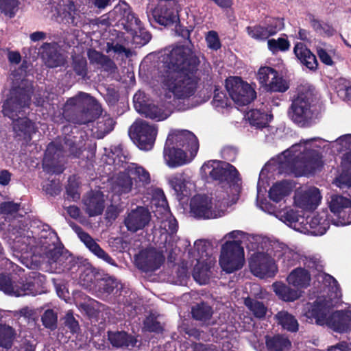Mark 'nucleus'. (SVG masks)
I'll return each mask as SVG.
<instances>
[{
	"label": "nucleus",
	"instance_id": "8fccbe9b",
	"mask_svg": "<svg viewBox=\"0 0 351 351\" xmlns=\"http://www.w3.org/2000/svg\"><path fill=\"white\" fill-rule=\"evenodd\" d=\"M19 0H0V12L5 16L12 18L19 10Z\"/></svg>",
	"mask_w": 351,
	"mask_h": 351
},
{
	"label": "nucleus",
	"instance_id": "b1692460",
	"mask_svg": "<svg viewBox=\"0 0 351 351\" xmlns=\"http://www.w3.org/2000/svg\"><path fill=\"white\" fill-rule=\"evenodd\" d=\"M276 160H273L269 162V164L265 165V167L261 170L260 173L259 180L258 181L257 184V204L260 208L263 211L268 213L269 214L275 215L277 218H278L280 221L284 222L288 226V222H287L282 217L279 216L282 213H285L289 210H294L293 208H287L282 210H276V208L268 202H264L261 200V195H264V193L266 191V186L265 179L267 177V171L269 167L272 165H274ZM283 218H285L283 217Z\"/></svg>",
	"mask_w": 351,
	"mask_h": 351
},
{
	"label": "nucleus",
	"instance_id": "c756f323",
	"mask_svg": "<svg viewBox=\"0 0 351 351\" xmlns=\"http://www.w3.org/2000/svg\"><path fill=\"white\" fill-rule=\"evenodd\" d=\"M84 209L89 217L101 215L104 209V195L99 191H91L83 199Z\"/></svg>",
	"mask_w": 351,
	"mask_h": 351
},
{
	"label": "nucleus",
	"instance_id": "423d86ee",
	"mask_svg": "<svg viewBox=\"0 0 351 351\" xmlns=\"http://www.w3.org/2000/svg\"><path fill=\"white\" fill-rule=\"evenodd\" d=\"M152 194V207L157 223L159 226L158 231L160 234V243L164 244L165 252H173L178 241L176 233L178 230V223L172 216L166 197L160 189H151Z\"/></svg>",
	"mask_w": 351,
	"mask_h": 351
},
{
	"label": "nucleus",
	"instance_id": "393cba45",
	"mask_svg": "<svg viewBox=\"0 0 351 351\" xmlns=\"http://www.w3.org/2000/svg\"><path fill=\"white\" fill-rule=\"evenodd\" d=\"M167 146L175 145L184 150L194 151L197 153L199 149V143L196 136L188 130L171 131L167 139Z\"/></svg>",
	"mask_w": 351,
	"mask_h": 351
},
{
	"label": "nucleus",
	"instance_id": "dca6fc26",
	"mask_svg": "<svg viewBox=\"0 0 351 351\" xmlns=\"http://www.w3.org/2000/svg\"><path fill=\"white\" fill-rule=\"evenodd\" d=\"M332 213V223L337 226H344L351 223V200L342 195L331 197L329 204Z\"/></svg>",
	"mask_w": 351,
	"mask_h": 351
},
{
	"label": "nucleus",
	"instance_id": "cd10ccee",
	"mask_svg": "<svg viewBox=\"0 0 351 351\" xmlns=\"http://www.w3.org/2000/svg\"><path fill=\"white\" fill-rule=\"evenodd\" d=\"M151 219L149 210L142 206L132 210L125 219V225L129 231L135 232L144 228Z\"/></svg>",
	"mask_w": 351,
	"mask_h": 351
},
{
	"label": "nucleus",
	"instance_id": "f257e3e1",
	"mask_svg": "<svg viewBox=\"0 0 351 351\" xmlns=\"http://www.w3.org/2000/svg\"><path fill=\"white\" fill-rule=\"evenodd\" d=\"M204 176L219 182L214 196L195 195L191 200V215L199 219H216L223 216L227 208L236 202L240 191L239 173L232 165L219 160H210L201 168Z\"/></svg>",
	"mask_w": 351,
	"mask_h": 351
},
{
	"label": "nucleus",
	"instance_id": "6ab92c4d",
	"mask_svg": "<svg viewBox=\"0 0 351 351\" xmlns=\"http://www.w3.org/2000/svg\"><path fill=\"white\" fill-rule=\"evenodd\" d=\"M321 192L317 187L305 186L295 192L294 206L302 210L315 209L322 200Z\"/></svg>",
	"mask_w": 351,
	"mask_h": 351
},
{
	"label": "nucleus",
	"instance_id": "a18cd8bd",
	"mask_svg": "<svg viewBox=\"0 0 351 351\" xmlns=\"http://www.w3.org/2000/svg\"><path fill=\"white\" fill-rule=\"evenodd\" d=\"M266 345L269 351H284L290 347L291 343L287 338L276 335L267 337Z\"/></svg>",
	"mask_w": 351,
	"mask_h": 351
},
{
	"label": "nucleus",
	"instance_id": "e2e57ef3",
	"mask_svg": "<svg viewBox=\"0 0 351 351\" xmlns=\"http://www.w3.org/2000/svg\"><path fill=\"white\" fill-rule=\"evenodd\" d=\"M62 14L67 23H75L76 9L73 2L68 1L67 3L64 5Z\"/></svg>",
	"mask_w": 351,
	"mask_h": 351
},
{
	"label": "nucleus",
	"instance_id": "c9c22d12",
	"mask_svg": "<svg viewBox=\"0 0 351 351\" xmlns=\"http://www.w3.org/2000/svg\"><path fill=\"white\" fill-rule=\"evenodd\" d=\"M311 271L302 268L293 270L287 276L288 283L298 288H305L309 285L311 280Z\"/></svg>",
	"mask_w": 351,
	"mask_h": 351
},
{
	"label": "nucleus",
	"instance_id": "de8ad7c7",
	"mask_svg": "<svg viewBox=\"0 0 351 351\" xmlns=\"http://www.w3.org/2000/svg\"><path fill=\"white\" fill-rule=\"evenodd\" d=\"M317 53L320 60L325 64H333V57L335 55V49L326 43H321L317 46Z\"/></svg>",
	"mask_w": 351,
	"mask_h": 351
},
{
	"label": "nucleus",
	"instance_id": "ddd939ff",
	"mask_svg": "<svg viewBox=\"0 0 351 351\" xmlns=\"http://www.w3.org/2000/svg\"><path fill=\"white\" fill-rule=\"evenodd\" d=\"M157 135V128L143 120L136 121L130 128V136L134 143L143 150L152 148Z\"/></svg>",
	"mask_w": 351,
	"mask_h": 351
},
{
	"label": "nucleus",
	"instance_id": "6e6d98bb",
	"mask_svg": "<svg viewBox=\"0 0 351 351\" xmlns=\"http://www.w3.org/2000/svg\"><path fill=\"white\" fill-rule=\"evenodd\" d=\"M61 153V149L58 148L55 143L49 144L45 154L43 165L46 167L49 162L58 160Z\"/></svg>",
	"mask_w": 351,
	"mask_h": 351
},
{
	"label": "nucleus",
	"instance_id": "bb28decb",
	"mask_svg": "<svg viewBox=\"0 0 351 351\" xmlns=\"http://www.w3.org/2000/svg\"><path fill=\"white\" fill-rule=\"evenodd\" d=\"M149 21L154 20L162 25H169L177 23L179 21L178 10L167 5L158 6L147 10Z\"/></svg>",
	"mask_w": 351,
	"mask_h": 351
},
{
	"label": "nucleus",
	"instance_id": "4d7b16f0",
	"mask_svg": "<svg viewBox=\"0 0 351 351\" xmlns=\"http://www.w3.org/2000/svg\"><path fill=\"white\" fill-rule=\"evenodd\" d=\"M205 39L209 49L217 51L221 48V44L217 32L214 30L208 32L205 36Z\"/></svg>",
	"mask_w": 351,
	"mask_h": 351
},
{
	"label": "nucleus",
	"instance_id": "603ef678",
	"mask_svg": "<svg viewBox=\"0 0 351 351\" xmlns=\"http://www.w3.org/2000/svg\"><path fill=\"white\" fill-rule=\"evenodd\" d=\"M267 46L271 53L275 54L278 51H287L290 47V43L285 38H272L268 40Z\"/></svg>",
	"mask_w": 351,
	"mask_h": 351
},
{
	"label": "nucleus",
	"instance_id": "a19ab883",
	"mask_svg": "<svg viewBox=\"0 0 351 351\" xmlns=\"http://www.w3.org/2000/svg\"><path fill=\"white\" fill-rule=\"evenodd\" d=\"M291 190V186L287 181L280 182L272 186L269 195L272 201L279 202L289 194Z\"/></svg>",
	"mask_w": 351,
	"mask_h": 351
},
{
	"label": "nucleus",
	"instance_id": "7ed1b4c3",
	"mask_svg": "<svg viewBox=\"0 0 351 351\" xmlns=\"http://www.w3.org/2000/svg\"><path fill=\"white\" fill-rule=\"evenodd\" d=\"M324 289L313 304H308L304 315L310 322L315 320L320 326H326L335 332H348L351 330V306L346 310L331 312L341 297L337 280L326 274H319Z\"/></svg>",
	"mask_w": 351,
	"mask_h": 351
},
{
	"label": "nucleus",
	"instance_id": "09e8293b",
	"mask_svg": "<svg viewBox=\"0 0 351 351\" xmlns=\"http://www.w3.org/2000/svg\"><path fill=\"white\" fill-rule=\"evenodd\" d=\"M244 303L248 309L252 311L256 317L261 318L265 315L267 308L262 302L253 300L250 298H246Z\"/></svg>",
	"mask_w": 351,
	"mask_h": 351
},
{
	"label": "nucleus",
	"instance_id": "3c124183",
	"mask_svg": "<svg viewBox=\"0 0 351 351\" xmlns=\"http://www.w3.org/2000/svg\"><path fill=\"white\" fill-rule=\"evenodd\" d=\"M192 313L195 319L208 324V322L212 315V311L208 305L202 304L194 307L192 309Z\"/></svg>",
	"mask_w": 351,
	"mask_h": 351
},
{
	"label": "nucleus",
	"instance_id": "2f4dec72",
	"mask_svg": "<svg viewBox=\"0 0 351 351\" xmlns=\"http://www.w3.org/2000/svg\"><path fill=\"white\" fill-rule=\"evenodd\" d=\"M111 186L112 192L119 195L128 193L134 189L132 178L125 169L112 178Z\"/></svg>",
	"mask_w": 351,
	"mask_h": 351
},
{
	"label": "nucleus",
	"instance_id": "20e7f679",
	"mask_svg": "<svg viewBox=\"0 0 351 351\" xmlns=\"http://www.w3.org/2000/svg\"><path fill=\"white\" fill-rule=\"evenodd\" d=\"M199 80L197 71H167L162 80L167 102L182 111L196 106L192 99L197 91Z\"/></svg>",
	"mask_w": 351,
	"mask_h": 351
},
{
	"label": "nucleus",
	"instance_id": "e433bc0d",
	"mask_svg": "<svg viewBox=\"0 0 351 351\" xmlns=\"http://www.w3.org/2000/svg\"><path fill=\"white\" fill-rule=\"evenodd\" d=\"M214 263L215 261L213 258H209L208 262L205 261L200 264L196 263L193 273L195 280L199 285L208 283L210 276L209 270Z\"/></svg>",
	"mask_w": 351,
	"mask_h": 351
},
{
	"label": "nucleus",
	"instance_id": "864d4df0",
	"mask_svg": "<svg viewBox=\"0 0 351 351\" xmlns=\"http://www.w3.org/2000/svg\"><path fill=\"white\" fill-rule=\"evenodd\" d=\"M344 162L348 165V173L341 176L334 182V184L340 188H343V185L351 187V153H348L346 155Z\"/></svg>",
	"mask_w": 351,
	"mask_h": 351
},
{
	"label": "nucleus",
	"instance_id": "0eeeda50",
	"mask_svg": "<svg viewBox=\"0 0 351 351\" xmlns=\"http://www.w3.org/2000/svg\"><path fill=\"white\" fill-rule=\"evenodd\" d=\"M248 249L252 252L250 260L252 273L261 278L273 277L278 271L276 259L271 252V241L260 235L247 238Z\"/></svg>",
	"mask_w": 351,
	"mask_h": 351
},
{
	"label": "nucleus",
	"instance_id": "aec40b11",
	"mask_svg": "<svg viewBox=\"0 0 351 351\" xmlns=\"http://www.w3.org/2000/svg\"><path fill=\"white\" fill-rule=\"evenodd\" d=\"M121 24L130 32L134 43L144 45L151 39V35L142 27L141 23L130 9H125Z\"/></svg>",
	"mask_w": 351,
	"mask_h": 351
},
{
	"label": "nucleus",
	"instance_id": "9b49d317",
	"mask_svg": "<svg viewBox=\"0 0 351 351\" xmlns=\"http://www.w3.org/2000/svg\"><path fill=\"white\" fill-rule=\"evenodd\" d=\"M219 265L226 273L241 269L245 263L243 247L237 242H225L221 247Z\"/></svg>",
	"mask_w": 351,
	"mask_h": 351
},
{
	"label": "nucleus",
	"instance_id": "412c9836",
	"mask_svg": "<svg viewBox=\"0 0 351 351\" xmlns=\"http://www.w3.org/2000/svg\"><path fill=\"white\" fill-rule=\"evenodd\" d=\"M197 153L194 151H186L175 145L167 146V143L163 152L165 164L170 168H176L191 162Z\"/></svg>",
	"mask_w": 351,
	"mask_h": 351
},
{
	"label": "nucleus",
	"instance_id": "4468645a",
	"mask_svg": "<svg viewBox=\"0 0 351 351\" xmlns=\"http://www.w3.org/2000/svg\"><path fill=\"white\" fill-rule=\"evenodd\" d=\"M256 79L267 91L285 93L289 88L288 81L269 66L261 67L257 71Z\"/></svg>",
	"mask_w": 351,
	"mask_h": 351
},
{
	"label": "nucleus",
	"instance_id": "39448f33",
	"mask_svg": "<svg viewBox=\"0 0 351 351\" xmlns=\"http://www.w3.org/2000/svg\"><path fill=\"white\" fill-rule=\"evenodd\" d=\"M30 89H14L2 106L4 116L13 121V128L17 136L27 142L36 132L34 123L25 117L29 106Z\"/></svg>",
	"mask_w": 351,
	"mask_h": 351
},
{
	"label": "nucleus",
	"instance_id": "052dcab7",
	"mask_svg": "<svg viewBox=\"0 0 351 351\" xmlns=\"http://www.w3.org/2000/svg\"><path fill=\"white\" fill-rule=\"evenodd\" d=\"M213 105L216 108H226L230 106V100L226 96L225 93L219 90V89L216 88L215 90V95L213 97Z\"/></svg>",
	"mask_w": 351,
	"mask_h": 351
},
{
	"label": "nucleus",
	"instance_id": "72a5a7b5",
	"mask_svg": "<svg viewBox=\"0 0 351 351\" xmlns=\"http://www.w3.org/2000/svg\"><path fill=\"white\" fill-rule=\"evenodd\" d=\"M168 104L163 103L149 104L141 114L156 121H162L171 114V109L169 106L171 104L168 103Z\"/></svg>",
	"mask_w": 351,
	"mask_h": 351
},
{
	"label": "nucleus",
	"instance_id": "774afa93",
	"mask_svg": "<svg viewBox=\"0 0 351 351\" xmlns=\"http://www.w3.org/2000/svg\"><path fill=\"white\" fill-rule=\"evenodd\" d=\"M246 234L241 230H233L226 234L223 239L226 240V242H237L241 245V242L243 239L246 238Z\"/></svg>",
	"mask_w": 351,
	"mask_h": 351
},
{
	"label": "nucleus",
	"instance_id": "c03bdc74",
	"mask_svg": "<svg viewBox=\"0 0 351 351\" xmlns=\"http://www.w3.org/2000/svg\"><path fill=\"white\" fill-rule=\"evenodd\" d=\"M276 317L279 324L282 326L284 329L290 332H296L298 330V322L297 319L291 314L286 311H280Z\"/></svg>",
	"mask_w": 351,
	"mask_h": 351
},
{
	"label": "nucleus",
	"instance_id": "1a4fd4ad",
	"mask_svg": "<svg viewBox=\"0 0 351 351\" xmlns=\"http://www.w3.org/2000/svg\"><path fill=\"white\" fill-rule=\"evenodd\" d=\"M163 62L167 64V71L189 72L197 71L199 60L191 48L177 46L165 51Z\"/></svg>",
	"mask_w": 351,
	"mask_h": 351
},
{
	"label": "nucleus",
	"instance_id": "f03ea898",
	"mask_svg": "<svg viewBox=\"0 0 351 351\" xmlns=\"http://www.w3.org/2000/svg\"><path fill=\"white\" fill-rule=\"evenodd\" d=\"M329 146L333 152L351 150V134L342 135L328 142L319 138L302 140L283 152L276 159L281 172L296 176L308 175L319 169L323 160L319 149Z\"/></svg>",
	"mask_w": 351,
	"mask_h": 351
},
{
	"label": "nucleus",
	"instance_id": "4c0bfd02",
	"mask_svg": "<svg viewBox=\"0 0 351 351\" xmlns=\"http://www.w3.org/2000/svg\"><path fill=\"white\" fill-rule=\"evenodd\" d=\"M108 339L113 346L132 349L136 346L137 340L125 332H109Z\"/></svg>",
	"mask_w": 351,
	"mask_h": 351
},
{
	"label": "nucleus",
	"instance_id": "5701e85b",
	"mask_svg": "<svg viewBox=\"0 0 351 351\" xmlns=\"http://www.w3.org/2000/svg\"><path fill=\"white\" fill-rule=\"evenodd\" d=\"M169 186L174 191L177 196L189 195L195 191V183L193 176L187 172L176 173L167 177Z\"/></svg>",
	"mask_w": 351,
	"mask_h": 351
},
{
	"label": "nucleus",
	"instance_id": "338daca9",
	"mask_svg": "<svg viewBox=\"0 0 351 351\" xmlns=\"http://www.w3.org/2000/svg\"><path fill=\"white\" fill-rule=\"evenodd\" d=\"M145 95L143 92H137L133 97L134 106L137 112L142 113L147 107L145 104Z\"/></svg>",
	"mask_w": 351,
	"mask_h": 351
},
{
	"label": "nucleus",
	"instance_id": "4be33fe9",
	"mask_svg": "<svg viewBox=\"0 0 351 351\" xmlns=\"http://www.w3.org/2000/svg\"><path fill=\"white\" fill-rule=\"evenodd\" d=\"M164 250L156 251L154 248L143 250L136 256V265L145 271L158 269L165 260Z\"/></svg>",
	"mask_w": 351,
	"mask_h": 351
},
{
	"label": "nucleus",
	"instance_id": "f3484780",
	"mask_svg": "<svg viewBox=\"0 0 351 351\" xmlns=\"http://www.w3.org/2000/svg\"><path fill=\"white\" fill-rule=\"evenodd\" d=\"M0 290L5 294L20 297L27 295H36L39 292L36 289L35 282L22 280L18 283L12 280L9 276L0 274Z\"/></svg>",
	"mask_w": 351,
	"mask_h": 351
},
{
	"label": "nucleus",
	"instance_id": "9d476101",
	"mask_svg": "<svg viewBox=\"0 0 351 351\" xmlns=\"http://www.w3.org/2000/svg\"><path fill=\"white\" fill-rule=\"evenodd\" d=\"M313 95V90L309 86L304 85L297 88L289 110V116L294 122L302 123L311 116Z\"/></svg>",
	"mask_w": 351,
	"mask_h": 351
},
{
	"label": "nucleus",
	"instance_id": "69168bd1",
	"mask_svg": "<svg viewBox=\"0 0 351 351\" xmlns=\"http://www.w3.org/2000/svg\"><path fill=\"white\" fill-rule=\"evenodd\" d=\"M19 204L12 202H3L0 204V214L7 217L12 216L19 210Z\"/></svg>",
	"mask_w": 351,
	"mask_h": 351
},
{
	"label": "nucleus",
	"instance_id": "2eb2a0df",
	"mask_svg": "<svg viewBox=\"0 0 351 351\" xmlns=\"http://www.w3.org/2000/svg\"><path fill=\"white\" fill-rule=\"evenodd\" d=\"M74 108L76 110L81 111L88 118L81 121L80 123H86L90 121L95 115L101 112V107L97 101L90 95L85 93H80L74 97L67 100L65 104L66 110Z\"/></svg>",
	"mask_w": 351,
	"mask_h": 351
},
{
	"label": "nucleus",
	"instance_id": "c85d7f7f",
	"mask_svg": "<svg viewBox=\"0 0 351 351\" xmlns=\"http://www.w3.org/2000/svg\"><path fill=\"white\" fill-rule=\"evenodd\" d=\"M73 230L77 234L78 237L86 247L96 256L106 261V263L114 265V262L112 258L104 251L97 242L86 232H84L82 229L76 226H72Z\"/></svg>",
	"mask_w": 351,
	"mask_h": 351
},
{
	"label": "nucleus",
	"instance_id": "ea45409f",
	"mask_svg": "<svg viewBox=\"0 0 351 351\" xmlns=\"http://www.w3.org/2000/svg\"><path fill=\"white\" fill-rule=\"evenodd\" d=\"M274 291L284 301H294L300 298V292L288 287L285 284L276 282L272 285Z\"/></svg>",
	"mask_w": 351,
	"mask_h": 351
},
{
	"label": "nucleus",
	"instance_id": "37998d69",
	"mask_svg": "<svg viewBox=\"0 0 351 351\" xmlns=\"http://www.w3.org/2000/svg\"><path fill=\"white\" fill-rule=\"evenodd\" d=\"M246 118L252 126L262 128L267 125L271 117L259 110H251L247 112Z\"/></svg>",
	"mask_w": 351,
	"mask_h": 351
},
{
	"label": "nucleus",
	"instance_id": "6e6552de",
	"mask_svg": "<svg viewBox=\"0 0 351 351\" xmlns=\"http://www.w3.org/2000/svg\"><path fill=\"white\" fill-rule=\"evenodd\" d=\"M279 216L285 217L283 219L288 222L289 227L305 234L322 236L329 228L328 212L326 210L313 214L306 219L295 210L282 213Z\"/></svg>",
	"mask_w": 351,
	"mask_h": 351
},
{
	"label": "nucleus",
	"instance_id": "680f3d73",
	"mask_svg": "<svg viewBox=\"0 0 351 351\" xmlns=\"http://www.w3.org/2000/svg\"><path fill=\"white\" fill-rule=\"evenodd\" d=\"M73 69L77 75L84 77L86 75V60L85 58L75 57L73 58Z\"/></svg>",
	"mask_w": 351,
	"mask_h": 351
},
{
	"label": "nucleus",
	"instance_id": "13d9d810",
	"mask_svg": "<svg viewBox=\"0 0 351 351\" xmlns=\"http://www.w3.org/2000/svg\"><path fill=\"white\" fill-rule=\"evenodd\" d=\"M106 51L107 53H113L115 55L122 57H129L131 55V51L119 44H113L108 43Z\"/></svg>",
	"mask_w": 351,
	"mask_h": 351
},
{
	"label": "nucleus",
	"instance_id": "7c9ffc66",
	"mask_svg": "<svg viewBox=\"0 0 351 351\" xmlns=\"http://www.w3.org/2000/svg\"><path fill=\"white\" fill-rule=\"evenodd\" d=\"M42 56L49 67H58L64 64V56L58 53L56 44L45 43L42 46Z\"/></svg>",
	"mask_w": 351,
	"mask_h": 351
},
{
	"label": "nucleus",
	"instance_id": "79ce46f5",
	"mask_svg": "<svg viewBox=\"0 0 351 351\" xmlns=\"http://www.w3.org/2000/svg\"><path fill=\"white\" fill-rule=\"evenodd\" d=\"M16 337L15 330L9 325L0 324V347L9 350Z\"/></svg>",
	"mask_w": 351,
	"mask_h": 351
},
{
	"label": "nucleus",
	"instance_id": "a211bd4d",
	"mask_svg": "<svg viewBox=\"0 0 351 351\" xmlns=\"http://www.w3.org/2000/svg\"><path fill=\"white\" fill-rule=\"evenodd\" d=\"M125 170L130 173L132 179L134 180V189L136 193L147 194L151 199L152 203V194L151 189H158L154 186H149L151 183V176L147 170L136 164L132 163L125 167Z\"/></svg>",
	"mask_w": 351,
	"mask_h": 351
},
{
	"label": "nucleus",
	"instance_id": "a878e982",
	"mask_svg": "<svg viewBox=\"0 0 351 351\" xmlns=\"http://www.w3.org/2000/svg\"><path fill=\"white\" fill-rule=\"evenodd\" d=\"M284 28L282 19L277 18L270 19L267 25H257L248 27L247 33L250 37L256 40H266L269 36L276 34Z\"/></svg>",
	"mask_w": 351,
	"mask_h": 351
},
{
	"label": "nucleus",
	"instance_id": "bf43d9fd",
	"mask_svg": "<svg viewBox=\"0 0 351 351\" xmlns=\"http://www.w3.org/2000/svg\"><path fill=\"white\" fill-rule=\"evenodd\" d=\"M337 91L339 96L343 99H349L351 96V85L345 79H341L338 82Z\"/></svg>",
	"mask_w": 351,
	"mask_h": 351
},
{
	"label": "nucleus",
	"instance_id": "58836bf2",
	"mask_svg": "<svg viewBox=\"0 0 351 351\" xmlns=\"http://www.w3.org/2000/svg\"><path fill=\"white\" fill-rule=\"evenodd\" d=\"M208 248L209 244L208 242L205 240H197L194 243V248L190 252V256L198 264L203 263L205 261L208 262V259L212 258L208 255Z\"/></svg>",
	"mask_w": 351,
	"mask_h": 351
},
{
	"label": "nucleus",
	"instance_id": "f8f14e48",
	"mask_svg": "<svg viewBox=\"0 0 351 351\" xmlns=\"http://www.w3.org/2000/svg\"><path fill=\"white\" fill-rule=\"evenodd\" d=\"M256 84L243 81L239 77H230L226 80V88L232 101L239 106L252 102L256 97Z\"/></svg>",
	"mask_w": 351,
	"mask_h": 351
},
{
	"label": "nucleus",
	"instance_id": "f704fd0d",
	"mask_svg": "<svg viewBox=\"0 0 351 351\" xmlns=\"http://www.w3.org/2000/svg\"><path fill=\"white\" fill-rule=\"evenodd\" d=\"M294 53L300 62L310 70H315L317 66L315 56L302 43H297L294 47Z\"/></svg>",
	"mask_w": 351,
	"mask_h": 351
},
{
	"label": "nucleus",
	"instance_id": "5fc2aeb1",
	"mask_svg": "<svg viewBox=\"0 0 351 351\" xmlns=\"http://www.w3.org/2000/svg\"><path fill=\"white\" fill-rule=\"evenodd\" d=\"M41 321L45 327L53 330L57 326V313L51 309H48L42 315Z\"/></svg>",
	"mask_w": 351,
	"mask_h": 351
},
{
	"label": "nucleus",
	"instance_id": "49530a36",
	"mask_svg": "<svg viewBox=\"0 0 351 351\" xmlns=\"http://www.w3.org/2000/svg\"><path fill=\"white\" fill-rule=\"evenodd\" d=\"M114 120L108 115L100 117L97 122V130L95 132L97 138H101L113 130Z\"/></svg>",
	"mask_w": 351,
	"mask_h": 351
},
{
	"label": "nucleus",
	"instance_id": "473e14b6",
	"mask_svg": "<svg viewBox=\"0 0 351 351\" xmlns=\"http://www.w3.org/2000/svg\"><path fill=\"white\" fill-rule=\"evenodd\" d=\"M271 252L276 261L282 260V263L290 265L298 258V254L287 245L271 241Z\"/></svg>",
	"mask_w": 351,
	"mask_h": 351
},
{
	"label": "nucleus",
	"instance_id": "0e129e2a",
	"mask_svg": "<svg viewBox=\"0 0 351 351\" xmlns=\"http://www.w3.org/2000/svg\"><path fill=\"white\" fill-rule=\"evenodd\" d=\"M143 329L147 331L158 332L161 330L162 326L160 322L156 320V317L152 315L145 320Z\"/></svg>",
	"mask_w": 351,
	"mask_h": 351
}]
</instances>
